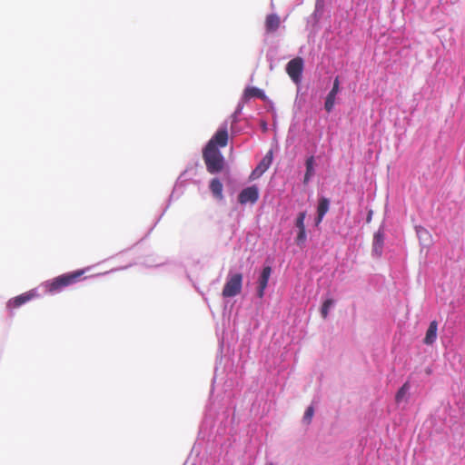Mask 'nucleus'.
I'll return each instance as SVG.
<instances>
[{
	"label": "nucleus",
	"instance_id": "nucleus-10",
	"mask_svg": "<svg viewBox=\"0 0 465 465\" xmlns=\"http://www.w3.org/2000/svg\"><path fill=\"white\" fill-rule=\"evenodd\" d=\"M210 190L213 196L219 200L223 198V183L217 178H214L210 183Z\"/></svg>",
	"mask_w": 465,
	"mask_h": 465
},
{
	"label": "nucleus",
	"instance_id": "nucleus-14",
	"mask_svg": "<svg viewBox=\"0 0 465 465\" xmlns=\"http://www.w3.org/2000/svg\"><path fill=\"white\" fill-rule=\"evenodd\" d=\"M329 206L330 201L325 197L321 198L318 203L317 213L321 215H325L326 213L329 211Z\"/></svg>",
	"mask_w": 465,
	"mask_h": 465
},
{
	"label": "nucleus",
	"instance_id": "nucleus-2",
	"mask_svg": "<svg viewBox=\"0 0 465 465\" xmlns=\"http://www.w3.org/2000/svg\"><path fill=\"white\" fill-rule=\"evenodd\" d=\"M88 269L77 270L72 272L64 273L47 282L45 288L47 292L54 293L62 291L64 288L78 282Z\"/></svg>",
	"mask_w": 465,
	"mask_h": 465
},
{
	"label": "nucleus",
	"instance_id": "nucleus-7",
	"mask_svg": "<svg viewBox=\"0 0 465 465\" xmlns=\"http://www.w3.org/2000/svg\"><path fill=\"white\" fill-rule=\"evenodd\" d=\"M281 18L276 14H270L265 18V29L267 33H274L281 25Z\"/></svg>",
	"mask_w": 465,
	"mask_h": 465
},
{
	"label": "nucleus",
	"instance_id": "nucleus-5",
	"mask_svg": "<svg viewBox=\"0 0 465 465\" xmlns=\"http://www.w3.org/2000/svg\"><path fill=\"white\" fill-rule=\"evenodd\" d=\"M37 297V293L35 291L31 290L29 292H24L15 298L10 299L6 303V308L8 310L16 309L25 303L30 302L34 298Z\"/></svg>",
	"mask_w": 465,
	"mask_h": 465
},
{
	"label": "nucleus",
	"instance_id": "nucleus-25",
	"mask_svg": "<svg viewBox=\"0 0 465 465\" xmlns=\"http://www.w3.org/2000/svg\"><path fill=\"white\" fill-rule=\"evenodd\" d=\"M323 217H324V215H321V214L317 213V217L315 219V224L319 225L322 223Z\"/></svg>",
	"mask_w": 465,
	"mask_h": 465
},
{
	"label": "nucleus",
	"instance_id": "nucleus-24",
	"mask_svg": "<svg viewBox=\"0 0 465 465\" xmlns=\"http://www.w3.org/2000/svg\"><path fill=\"white\" fill-rule=\"evenodd\" d=\"M272 151H270L266 156L263 158V163H265V161L267 160L268 161V164L271 163L272 161Z\"/></svg>",
	"mask_w": 465,
	"mask_h": 465
},
{
	"label": "nucleus",
	"instance_id": "nucleus-20",
	"mask_svg": "<svg viewBox=\"0 0 465 465\" xmlns=\"http://www.w3.org/2000/svg\"><path fill=\"white\" fill-rule=\"evenodd\" d=\"M262 175V162L259 163L256 168L252 171L251 174L252 179H257Z\"/></svg>",
	"mask_w": 465,
	"mask_h": 465
},
{
	"label": "nucleus",
	"instance_id": "nucleus-9",
	"mask_svg": "<svg viewBox=\"0 0 465 465\" xmlns=\"http://www.w3.org/2000/svg\"><path fill=\"white\" fill-rule=\"evenodd\" d=\"M383 242H384L383 233H382V232L378 231V232L374 234V237H373V244H372L373 252H374L378 256H380V255L381 254L382 247H383Z\"/></svg>",
	"mask_w": 465,
	"mask_h": 465
},
{
	"label": "nucleus",
	"instance_id": "nucleus-6",
	"mask_svg": "<svg viewBox=\"0 0 465 465\" xmlns=\"http://www.w3.org/2000/svg\"><path fill=\"white\" fill-rule=\"evenodd\" d=\"M259 198L258 188L255 186L248 187L243 189L239 196L238 200L242 204H245L247 203H255Z\"/></svg>",
	"mask_w": 465,
	"mask_h": 465
},
{
	"label": "nucleus",
	"instance_id": "nucleus-22",
	"mask_svg": "<svg viewBox=\"0 0 465 465\" xmlns=\"http://www.w3.org/2000/svg\"><path fill=\"white\" fill-rule=\"evenodd\" d=\"M332 93H335L336 94L339 93L340 91V81H339V77L337 76L334 81H333V85H332V88L331 90Z\"/></svg>",
	"mask_w": 465,
	"mask_h": 465
},
{
	"label": "nucleus",
	"instance_id": "nucleus-15",
	"mask_svg": "<svg viewBox=\"0 0 465 465\" xmlns=\"http://www.w3.org/2000/svg\"><path fill=\"white\" fill-rule=\"evenodd\" d=\"M409 390H410V384H409V382H405L400 388V390L397 391V393L395 395V401L397 403H400L404 399V397L406 396Z\"/></svg>",
	"mask_w": 465,
	"mask_h": 465
},
{
	"label": "nucleus",
	"instance_id": "nucleus-23",
	"mask_svg": "<svg viewBox=\"0 0 465 465\" xmlns=\"http://www.w3.org/2000/svg\"><path fill=\"white\" fill-rule=\"evenodd\" d=\"M258 285H257V294L259 297H262V275H260V277L258 278V282H257Z\"/></svg>",
	"mask_w": 465,
	"mask_h": 465
},
{
	"label": "nucleus",
	"instance_id": "nucleus-19",
	"mask_svg": "<svg viewBox=\"0 0 465 465\" xmlns=\"http://www.w3.org/2000/svg\"><path fill=\"white\" fill-rule=\"evenodd\" d=\"M296 243L298 245H302L306 241V231L305 230H298V234L296 237Z\"/></svg>",
	"mask_w": 465,
	"mask_h": 465
},
{
	"label": "nucleus",
	"instance_id": "nucleus-12",
	"mask_svg": "<svg viewBox=\"0 0 465 465\" xmlns=\"http://www.w3.org/2000/svg\"><path fill=\"white\" fill-rule=\"evenodd\" d=\"M262 98V90L256 87H247L242 95L244 101H249L252 98Z\"/></svg>",
	"mask_w": 465,
	"mask_h": 465
},
{
	"label": "nucleus",
	"instance_id": "nucleus-16",
	"mask_svg": "<svg viewBox=\"0 0 465 465\" xmlns=\"http://www.w3.org/2000/svg\"><path fill=\"white\" fill-rule=\"evenodd\" d=\"M334 301L332 299H327L322 306L321 314L323 319H326L329 314L330 308L333 305Z\"/></svg>",
	"mask_w": 465,
	"mask_h": 465
},
{
	"label": "nucleus",
	"instance_id": "nucleus-13",
	"mask_svg": "<svg viewBox=\"0 0 465 465\" xmlns=\"http://www.w3.org/2000/svg\"><path fill=\"white\" fill-rule=\"evenodd\" d=\"M336 95L337 94L335 93L330 91L326 96L324 108L328 113L331 112L334 107Z\"/></svg>",
	"mask_w": 465,
	"mask_h": 465
},
{
	"label": "nucleus",
	"instance_id": "nucleus-17",
	"mask_svg": "<svg viewBox=\"0 0 465 465\" xmlns=\"http://www.w3.org/2000/svg\"><path fill=\"white\" fill-rule=\"evenodd\" d=\"M305 217H306L305 212H301L298 213L296 221H295V225L298 228V230H305V225H304Z\"/></svg>",
	"mask_w": 465,
	"mask_h": 465
},
{
	"label": "nucleus",
	"instance_id": "nucleus-18",
	"mask_svg": "<svg viewBox=\"0 0 465 465\" xmlns=\"http://www.w3.org/2000/svg\"><path fill=\"white\" fill-rule=\"evenodd\" d=\"M314 414V409L312 406H309L303 415V421L306 424H310Z\"/></svg>",
	"mask_w": 465,
	"mask_h": 465
},
{
	"label": "nucleus",
	"instance_id": "nucleus-21",
	"mask_svg": "<svg viewBox=\"0 0 465 465\" xmlns=\"http://www.w3.org/2000/svg\"><path fill=\"white\" fill-rule=\"evenodd\" d=\"M271 274V268L270 267H263V290L265 289L267 285L268 279Z\"/></svg>",
	"mask_w": 465,
	"mask_h": 465
},
{
	"label": "nucleus",
	"instance_id": "nucleus-4",
	"mask_svg": "<svg viewBox=\"0 0 465 465\" xmlns=\"http://www.w3.org/2000/svg\"><path fill=\"white\" fill-rule=\"evenodd\" d=\"M303 60L301 57L292 59L286 65V72L295 84L301 82Z\"/></svg>",
	"mask_w": 465,
	"mask_h": 465
},
{
	"label": "nucleus",
	"instance_id": "nucleus-3",
	"mask_svg": "<svg viewBox=\"0 0 465 465\" xmlns=\"http://www.w3.org/2000/svg\"><path fill=\"white\" fill-rule=\"evenodd\" d=\"M242 283V276L241 273H234L229 276L223 289V297H234L241 292Z\"/></svg>",
	"mask_w": 465,
	"mask_h": 465
},
{
	"label": "nucleus",
	"instance_id": "nucleus-8",
	"mask_svg": "<svg viewBox=\"0 0 465 465\" xmlns=\"http://www.w3.org/2000/svg\"><path fill=\"white\" fill-rule=\"evenodd\" d=\"M438 322L436 321L430 322L429 328L426 331L423 342L427 345H431L437 339Z\"/></svg>",
	"mask_w": 465,
	"mask_h": 465
},
{
	"label": "nucleus",
	"instance_id": "nucleus-11",
	"mask_svg": "<svg viewBox=\"0 0 465 465\" xmlns=\"http://www.w3.org/2000/svg\"><path fill=\"white\" fill-rule=\"evenodd\" d=\"M314 174V157L310 156L306 160V173L303 179V183L307 184L311 177Z\"/></svg>",
	"mask_w": 465,
	"mask_h": 465
},
{
	"label": "nucleus",
	"instance_id": "nucleus-1",
	"mask_svg": "<svg viewBox=\"0 0 465 465\" xmlns=\"http://www.w3.org/2000/svg\"><path fill=\"white\" fill-rule=\"evenodd\" d=\"M227 126L220 128L203 151V158L210 173H220L224 166V159L218 147H225L228 143Z\"/></svg>",
	"mask_w": 465,
	"mask_h": 465
}]
</instances>
